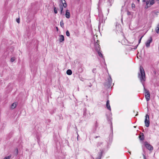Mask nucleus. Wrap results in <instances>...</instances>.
<instances>
[{
	"label": "nucleus",
	"mask_w": 159,
	"mask_h": 159,
	"mask_svg": "<svg viewBox=\"0 0 159 159\" xmlns=\"http://www.w3.org/2000/svg\"><path fill=\"white\" fill-rule=\"evenodd\" d=\"M78 1H80V0H78Z\"/></svg>",
	"instance_id": "46"
},
{
	"label": "nucleus",
	"mask_w": 159,
	"mask_h": 159,
	"mask_svg": "<svg viewBox=\"0 0 159 159\" xmlns=\"http://www.w3.org/2000/svg\"><path fill=\"white\" fill-rule=\"evenodd\" d=\"M156 1L157 0H150V6L149 7H151L152 5L154 4Z\"/></svg>",
	"instance_id": "14"
},
{
	"label": "nucleus",
	"mask_w": 159,
	"mask_h": 159,
	"mask_svg": "<svg viewBox=\"0 0 159 159\" xmlns=\"http://www.w3.org/2000/svg\"><path fill=\"white\" fill-rule=\"evenodd\" d=\"M15 60V58L14 57H12L11 58V62H13Z\"/></svg>",
	"instance_id": "27"
},
{
	"label": "nucleus",
	"mask_w": 159,
	"mask_h": 159,
	"mask_svg": "<svg viewBox=\"0 0 159 159\" xmlns=\"http://www.w3.org/2000/svg\"><path fill=\"white\" fill-rule=\"evenodd\" d=\"M97 43H98L99 44V41L98 40L97 41V42L96 43H95V44H97Z\"/></svg>",
	"instance_id": "33"
},
{
	"label": "nucleus",
	"mask_w": 159,
	"mask_h": 159,
	"mask_svg": "<svg viewBox=\"0 0 159 159\" xmlns=\"http://www.w3.org/2000/svg\"><path fill=\"white\" fill-rule=\"evenodd\" d=\"M139 71L140 72L138 73V78L143 86L145 93V98L147 101H148L150 99V93L149 91L146 89L144 86V82L146 80L145 74L143 68L141 66H140Z\"/></svg>",
	"instance_id": "1"
},
{
	"label": "nucleus",
	"mask_w": 159,
	"mask_h": 159,
	"mask_svg": "<svg viewBox=\"0 0 159 159\" xmlns=\"http://www.w3.org/2000/svg\"><path fill=\"white\" fill-rule=\"evenodd\" d=\"M11 155H9L7 157H6L4 159H9L11 157Z\"/></svg>",
	"instance_id": "26"
},
{
	"label": "nucleus",
	"mask_w": 159,
	"mask_h": 159,
	"mask_svg": "<svg viewBox=\"0 0 159 159\" xmlns=\"http://www.w3.org/2000/svg\"><path fill=\"white\" fill-rule=\"evenodd\" d=\"M16 21L18 23H19L20 22V19L19 18L16 19Z\"/></svg>",
	"instance_id": "29"
},
{
	"label": "nucleus",
	"mask_w": 159,
	"mask_h": 159,
	"mask_svg": "<svg viewBox=\"0 0 159 159\" xmlns=\"http://www.w3.org/2000/svg\"><path fill=\"white\" fill-rule=\"evenodd\" d=\"M66 17L68 19H69L70 17V14L69 11L68 10H66Z\"/></svg>",
	"instance_id": "7"
},
{
	"label": "nucleus",
	"mask_w": 159,
	"mask_h": 159,
	"mask_svg": "<svg viewBox=\"0 0 159 159\" xmlns=\"http://www.w3.org/2000/svg\"><path fill=\"white\" fill-rule=\"evenodd\" d=\"M84 70L83 67L82 66H80L79 67L78 69V72L80 73L82 72Z\"/></svg>",
	"instance_id": "13"
},
{
	"label": "nucleus",
	"mask_w": 159,
	"mask_h": 159,
	"mask_svg": "<svg viewBox=\"0 0 159 159\" xmlns=\"http://www.w3.org/2000/svg\"><path fill=\"white\" fill-rule=\"evenodd\" d=\"M77 140H78V137H79V134H78V133H77Z\"/></svg>",
	"instance_id": "34"
},
{
	"label": "nucleus",
	"mask_w": 159,
	"mask_h": 159,
	"mask_svg": "<svg viewBox=\"0 0 159 159\" xmlns=\"http://www.w3.org/2000/svg\"><path fill=\"white\" fill-rule=\"evenodd\" d=\"M95 49L96 51H100V46L99 45V44L97 43V44H95Z\"/></svg>",
	"instance_id": "6"
},
{
	"label": "nucleus",
	"mask_w": 159,
	"mask_h": 159,
	"mask_svg": "<svg viewBox=\"0 0 159 159\" xmlns=\"http://www.w3.org/2000/svg\"><path fill=\"white\" fill-rule=\"evenodd\" d=\"M102 142H99L97 144V146L98 147H99V146H100L101 145H102Z\"/></svg>",
	"instance_id": "24"
},
{
	"label": "nucleus",
	"mask_w": 159,
	"mask_h": 159,
	"mask_svg": "<svg viewBox=\"0 0 159 159\" xmlns=\"http://www.w3.org/2000/svg\"><path fill=\"white\" fill-rule=\"evenodd\" d=\"M145 125L147 127H148L149 125V116L148 114H146L145 116V119L144 121Z\"/></svg>",
	"instance_id": "3"
},
{
	"label": "nucleus",
	"mask_w": 159,
	"mask_h": 159,
	"mask_svg": "<svg viewBox=\"0 0 159 159\" xmlns=\"http://www.w3.org/2000/svg\"><path fill=\"white\" fill-rule=\"evenodd\" d=\"M146 0H143V2H146Z\"/></svg>",
	"instance_id": "40"
},
{
	"label": "nucleus",
	"mask_w": 159,
	"mask_h": 159,
	"mask_svg": "<svg viewBox=\"0 0 159 159\" xmlns=\"http://www.w3.org/2000/svg\"><path fill=\"white\" fill-rule=\"evenodd\" d=\"M109 2H111V0H108Z\"/></svg>",
	"instance_id": "42"
},
{
	"label": "nucleus",
	"mask_w": 159,
	"mask_h": 159,
	"mask_svg": "<svg viewBox=\"0 0 159 159\" xmlns=\"http://www.w3.org/2000/svg\"><path fill=\"white\" fill-rule=\"evenodd\" d=\"M63 6H62V5L61 4L59 5V7L61 9V14H62L63 11Z\"/></svg>",
	"instance_id": "19"
},
{
	"label": "nucleus",
	"mask_w": 159,
	"mask_h": 159,
	"mask_svg": "<svg viewBox=\"0 0 159 159\" xmlns=\"http://www.w3.org/2000/svg\"><path fill=\"white\" fill-rule=\"evenodd\" d=\"M143 36H141V38L139 39V43H138V44L137 45H136L135 47L134 48V49H136L137 48V47L138 46L139 44L140 43L141 41V40L142 39V38H143Z\"/></svg>",
	"instance_id": "18"
},
{
	"label": "nucleus",
	"mask_w": 159,
	"mask_h": 159,
	"mask_svg": "<svg viewBox=\"0 0 159 159\" xmlns=\"http://www.w3.org/2000/svg\"><path fill=\"white\" fill-rule=\"evenodd\" d=\"M110 123H111V125L112 126V122H111V120H110Z\"/></svg>",
	"instance_id": "41"
},
{
	"label": "nucleus",
	"mask_w": 159,
	"mask_h": 159,
	"mask_svg": "<svg viewBox=\"0 0 159 159\" xmlns=\"http://www.w3.org/2000/svg\"><path fill=\"white\" fill-rule=\"evenodd\" d=\"M144 145L146 148L150 151L152 150L153 149V147L149 144L147 142H144Z\"/></svg>",
	"instance_id": "4"
},
{
	"label": "nucleus",
	"mask_w": 159,
	"mask_h": 159,
	"mask_svg": "<svg viewBox=\"0 0 159 159\" xmlns=\"http://www.w3.org/2000/svg\"><path fill=\"white\" fill-rule=\"evenodd\" d=\"M92 86V84H91V83H90V85H89V87H91Z\"/></svg>",
	"instance_id": "36"
},
{
	"label": "nucleus",
	"mask_w": 159,
	"mask_h": 159,
	"mask_svg": "<svg viewBox=\"0 0 159 159\" xmlns=\"http://www.w3.org/2000/svg\"><path fill=\"white\" fill-rule=\"evenodd\" d=\"M103 150H101L100 152H99L98 153V156L96 158V159H101L103 153Z\"/></svg>",
	"instance_id": "9"
},
{
	"label": "nucleus",
	"mask_w": 159,
	"mask_h": 159,
	"mask_svg": "<svg viewBox=\"0 0 159 159\" xmlns=\"http://www.w3.org/2000/svg\"><path fill=\"white\" fill-rule=\"evenodd\" d=\"M66 35L67 36H69L70 34L68 30H67L66 32Z\"/></svg>",
	"instance_id": "25"
},
{
	"label": "nucleus",
	"mask_w": 159,
	"mask_h": 159,
	"mask_svg": "<svg viewBox=\"0 0 159 159\" xmlns=\"http://www.w3.org/2000/svg\"><path fill=\"white\" fill-rule=\"evenodd\" d=\"M16 106V103H13L12 104L11 106V108L12 109H14Z\"/></svg>",
	"instance_id": "17"
},
{
	"label": "nucleus",
	"mask_w": 159,
	"mask_h": 159,
	"mask_svg": "<svg viewBox=\"0 0 159 159\" xmlns=\"http://www.w3.org/2000/svg\"><path fill=\"white\" fill-rule=\"evenodd\" d=\"M96 69L95 68L93 69L92 70V71L93 73H94L95 72V71L96 70Z\"/></svg>",
	"instance_id": "31"
},
{
	"label": "nucleus",
	"mask_w": 159,
	"mask_h": 159,
	"mask_svg": "<svg viewBox=\"0 0 159 159\" xmlns=\"http://www.w3.org/2000/svg\"><path fill=\"white\" fill-rule=\"evenodd\" d=\"M16 153L17 154L18 153V150L17 149H16Z\"/></svg>",
	"instance_id": "37"
},
{
	"label": "nucleus",
	"mask_w": 159,
	"mask_h": 159,
	"mask_svg": "<svg viewBox=\"0 0 159 159\" xmlns=\"http://www.w3.org/2000/svg\"><path fill=\"white\" fill-rule=\"evenodd\" d=\"M152 37H150L149 39H148L146 42L145 44L147 48H148L150 46V43L152 42Z\"/></svg>",
	"instance_id": "5"
},
{
	"label": "nucleus",
	"mask_w": 159,
	"mask_h": 159,
	"mask_svg": "<svg viewBox=\"0 0 159 159\" xmlns=\"http://www.w3.org/2000/svg\"><path fill=\"white\" fill-rule=\"evenodd\" d=\"M156 32L157 34L159 33V24H158L157 26L156 29Z\"/></svg>",
	"instance_id": "20"
},
{
	"label": "nucleus",
	"mask_w": 159,
	"mask_h": 159,
	"mask_svg": "<svg viewBox=\"0 0 159 159\" xmlns=\"http://www.w3.org/2000/svg\"><path fill=\"white\" fill-rule=\"evenodd\" d=\"M130 12L129 11H127V14L129 16V15H130Z\"/></svg>",
	"instance_id": "30"
},
{
	"label": "nucleus",
	"mask_w": 159,
	"mask_h": 159,
	"mask_svg": "<svg viewBox=\"0 0 159 159\" xmlns=\"http://www.w3.org/2000/svg\"><path fill=\"white\" fill-rule=\"evenodd\" d=\"M134 6H135V5H134V4H132V7H134Z\"/></svg>",
	"instance_id": "39"
},
{
	"label": "nucleus",
	"mask_w": 159,
	"mask_h": 159,
	"mask_svg": "<svg viewBox=\"0 0 159 159\" xmlns=\"http://www.w3.org/2000/svg\"><path fill=\"white\" fill-rule=\"evenodd\" d=\"M98 126V124L97 122V121H96V124H95V127L96 128H97Z\"/></svg>",
	"instance_id": "28"
},
{
	"label": "nucleus",
	"mask_w": 159,
	"mask_h": 159,
	"mask_svg": "<svg viewBox=\"0 0 159 159\" xmlns=\"http://www.w3.org/2000/svg\"><path fill=\"white\" fill-rule=\"evenodd\" d=\"M139 138L141 140H143L144 139V136L143 133L141 134V135L139 136Z\"/></svg>",
	"instance_id": "12"
},
{
	"label": "nucleus",
	"mask_w": 159,
	"mask_h": 159,
	"mask_svg": "<svg viewBox=\"0 0 159 159\" xmlns=\"http://www.w3.org/2000/svg\"><path fill=\"white\" fill-rule=\"evenodd\" d=\"M56 29L57 31H58V28L57 27H56Z\"/></svg>",
	"instance_id": "35"
},
{
	"label": "nucleus",
	"mask_w": 159,
	"mask_h": 159,
	"mask_svg": "<svg viewBox=\"0 0 159 159\" xmlns=\"http://www.w3.org/2000/svg\"><path fill=\"white\" fill-rule=\"evenodd\" d=\"M54 12L55 14H57V9L56 7H54Z\"/></svg>",
	"instance_id": "23"
},
{
	"label": "nucleus",
	"mask_w": 159,
	"mask_h": 159,
	"mask_svg": "<svg viewBox=\"0 0 159 159\" xmlns=\"http://www.w3.org/2000/svg\"><path fill=\"white\" fill-rule=\"evenodd\" d=\"M107 80L108 82H106L104 85L107 88H109L111 86L112 83V80L110 75H109V78H108Z\"/></svg>",
	"instance_id": "2"
},
{
	"label": "nucleus",
	"mask_w": 159,
	"mask_h": 159,
	"mask_svg": "<svg viewBox=\"0 0 159 159\" xmlns=\"http://www.w3.org/2000/svg\"><path fill=\"white\" fill-rule=\"evenodd\" d=\"M146 8H148L149 7H149L150 6V0L149 1H146Z\"/></svg>",
	"instance_id": "15"
},
{
	"label": "nucleus",
	"mask_w": 159,
	"mask_h": 159,
	"mask_svg": "<svg viewBox=\"0 0 159 159\" xmlns=\"http://www.w3.org/2000/svg\"><path fill=\"white\" fill-rule=\"evenodd\" d=\"M60 25L63 28L64 27V23L63 20H61L60 22Z\"/></svg>",
	"instance_id": "21"
},
{
	"label": "nucleus",
	"mask_w": 159,
	"mask_h": 159,
	"mask_svg": "<svg viewBox=\"0 0 159 159\" xmlns=\"http://www.w3.org/2000/svg\"><path fill=\"white\" fill-rule=\"evenodd\" d=\"M138 115V114H137L136 115V116H137V115Z\"/></svg>",
	"instance_id": "44"
},
{
	"label": "nucleus",
	"mask_w": 159,
	"mask_h": 159,
	"mask_svg": "<svg viewBox=\"0 0 159 159\" xmlns=\"http://www.w3.org/2000/svg\"><path fill=\"white\" fill-rule=\"evenodd\" d=\"M66 74L69 75H70L72 74V71L71 70H68L66 71Z\"/></svg>",
	"instance_id": "16"
},
{
	"label": "nucleus",
	"mask_w": 159,
	"mask_h": 159,
	"mask_svg": "<svg viewBox=\"0 0 159 159\" xmlns=\"http://www.w3.org/2000/svg\"><path fill=\"white\" fill-rule=\"evenodd\" d=\"M106 105L107 109L110 111H111V108L109 103V100L107 101Z\"/></svg>",
	"instance_id": "10"
},
{
	"label": "nucleus",
	"mask_w": 159,
	"mask_h": 159,
	"mask_svg": "<svg viewBox=\"0 0 159 159\" xmlns=\"http://www.w3.org/2000/svg\"><path fill=\"white\" fill-rule=\"evenodd\" d=\"M143 159H146V157L144 154H143Z\"/></svg>",
	"instance_id": "32"
},
{
	"label": "nucleus",
	"mask_w": 159,
	"mask_h": 159,
	"mask_svg": "<svg viewBox=\"0 0 159 159\" xmlns=\"http://www.w3.org/2000/svg\"><path fill=\"white\" fill-rule=\"evenodd\" d=\"M157 1H159V0H157Z\"/></svg>",
	"instance_id": "45"
},
{
	"label": "nucleus",
	"mask_w": 159,
	"mask_h": 159,
	"mask_svg": "<svg viewBox=\"0 0 159 159\" xmlns=\"http://www.w3.org/2000/svg\"><path fill=\"white\" fill-rule=\"evenodd\" d=\"M98 52V56L101 57L103 58V56L101 52L100 51H97Z\"/></svg>",
	"instance_id": "22"
},
{
	"label": "nucleus",
	"mask_w": 159,
	"mask_h": 159,
	"mask_svg": "<svg viewBox=\"0 0 159 159\" xmlns=\"http://www.w3.org/2000/svg\"><path fill=\"white\" fill-rule=\"evenodd\" d=\"M64 40V37L63 35H61L60 36L59 41L60 42H62Z\"/></svg>",
	"instance_id": "11"
},
{
	"label": "nucleus",
	"mask_w": 159,
	"mask_h": 159,
	"mask_svg": "<svg viewBox=\"0 0 159 159\" xmlns=\"http://www.w3.org/2000/svg\"><path fill=\"white\" fill-rule=\"evenodd\" d=\"M99 137V136H97L95 137V139H96V138H98V137Z\"/></svg>",
	"instance_id": "38"
},
{
	"label": "nucleus",
	"mask_w": 159,
	"mask_h": 159,
	"mask_svg": "<svg viewBox=\"0 0 159 159\" xmlns=\"http://www.w3.org/2000/svg\"><path fill=\"white\" fill-rule=\"evenodd\" d=\"M137 1H138V2H139V0H137Z\"/></svg>",
	"instance_id": "43"
},
{
	"label": "nucleus",
	"mask_w": 159,
	"mask_h": 159,
	"mask_svg": "<svg viewBox=\"0 0 159 159\" xmlns=\"http://www.w3.org/2000/svg\"><path fill=\"white\" fill-rule=\"evenodd\" d=\"M61 3L62 4V6L64 8H66L67 6V5L66 1L65 0H60Z\"/></svg>",
	"instance_id": "8"
}]
</instances>
